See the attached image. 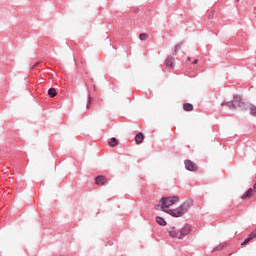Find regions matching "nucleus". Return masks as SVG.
I'll return each mask as SVG.
<instances>
[{
  "label": "nucleus",
  "instance_id": "nucleus-1",
  "mask_svg": "<svg viewBox=\"0 0 256 256\" xmlns=\"http://www.w3.org/2000/svg\"><path fill=\"white\" fill-rule=\"evenodd\" d=\"M191 207H193V200H186L176 209H166L165 213L171 215V217H183V215H185V213H187Z\"/></svg>",
  "mask_w": 256,
  "mask_h": 256
},
{
  "label": "nucleus",
  "instance_id": "nucleus-2",
  "mask_svg": "<svg viewBox=\"0 0 256 256\" xmlns=\"http://www.w3.org/2000/svg\"><path fill=\"white\" fill-rule=\"evenodd\" d=\"M177 201H179V196H164L160 199V204L156 206V209H159L160 207V211L166 213L167 209H169V207H172V205H175Z\"/></svg>",
  "mask_w": 256,
  "mask_h": 256
},
{
  "label": "nucleus",
  "instance_id": "nucleus-3",
  "mask_svg": "<svg viewBox=\"0 0 256 256\" xmlns=\"http://www.w3.org/2000/svg\"><path fill=\"white\" fill-rule=\"evenodd\" d=\"M232 102L235 104V107H239V109L245 110L247 109V104L245 102H243V98H241V96L239 95H235L233 97Z\"/></svg>",
  "mask_w": 256,
  "mask_h": 256
},
{
  "label": "nucleus",
  "instance_id": "nucleus-4",
  "mask_svg": "<svg viewBox=\"0 0 256 256\" xmlns=\"http://www.w3.org/2000/svg\"><path fill=\"white\" fill-rule=\"evenodd\" d=\"M191 233V226L186 224L182 229L179 230V239H184Z\"/></svg>",
  "mask_w": 256,
  "mask_h": 256
},
{
  "label": "nucleus",
  "instance_id": "nucleus-5",
  "mask_svg": "<svg viewBox=\"0 0 256 256\" xmlns=\"http://www.w3.org/2000/svg\"><path fill=\"white\" fill-rule=\"evenodd\" d=\"M184 165L187 171H198L197 165L191 160H185Z\"/></svg>",
  "mask_w": 256,
  "mask_h": 256
},
{
  "label": "nucleus",
  "instance_id": "nucleus-6",
  "mask_svg": "<svg viewBox=\"0 0 256 256\" xmlns=\"http://www.w3.org/2000/svg\"><path fill=\"white\" fill-rule=\"evenodd\" d=\"M167 232L169 234V237H172L173 239H179V231L175 230V227H169L167 228Z\"/></svg>",
  "mask_w": 256,
  "mask_h": 256
},
{
  "label": "nucleus",
  "instance_id": "nucleus-7",
  "mask_svg": "<svg viewBox=\"0 0 256 256\" xmlns=\"http://www.w3.org/2000/svg\"><path fill=\"white\" fill-rule=\"evenodd\" d=\"M143 141H145V135L143 134V132H138L135 135V143H136V145H141V143H143Z\"/></svg>",
  "mask_w": 256,
  "mask_h": 256
},
{
  "label": "nucleus",
  "instance_id": "nucleus-8",
  "mask_svg": "<svg viewBox=\"0 0 256 256\" xmlns=\"http://www.w3.org/2000/svg\"><path fill=\"white\" fill-rule=\"evenodd\" d=\"M166 67H175V58H173L172 56H168L166 58Z\"/></svg>",
  "mask_w": 256,
  "mask_h": 256
},
{
  "label": "nucleus",
  "instance_id": "nucleus-9",
  "mask_svg": "<svg viewBox=\"0 0 256 256\" xmlns=\"http://www.w3.org/2000/svg\"><path fill=\"white\" fill-rule=\"evenodd\" d=\"M156 223H158V225H161V227H165V225H167V221H165V218L161 216H156Z\"/></svg>",
  "mask_w": 256,
  "mask_h": 256
},
{
  "label": "nucleus",
  "instance_id": "nucleus-10",
  "mask_svg": "<svg viewBox=\"0 0 256 256\" xmlns=\"http://www.w3.org/2000/svg\"><path fill=\"white\" fill-rule=\"evenodd\" d=\"M105 176H101V175H99V176H97L96 178H95V183H96V185H105Z\"/></svg>",
  "mask_w": 256,
  "mask_h": 256
},
{
  "label": "nucleus",
  "instance_id": "nucleus-11",
  "mask_svg": "<svg viewBox=\"0 0 256 256\" xmlns=\"http://www.w3.org/2000/svg\"><path fill=\"white\" fill-rule=\"evenodd\" d=\"M253 195V188H249L242 196L241 199H249Z\"/></svg>",
  "mask_w": 256,
  "mask_h": 256
},
{
  "label": "nucleus",
  "instance_id": "nucleus-12",
  "mask_svg": "<svg viewBox=\"0 0 256 256\" xmlns=\"http://www.w3.org/2000/svg\"><path fill=\"white\" fill-rule=\"evenodd\" d=\"M221 105L223 106V105H225L226 107H228V109H236V107H235V104L233 103V101H229V102H227V101H223L222 103H221Z\"/></svg>",
  "mask_w": 256,
  "mask_h": 256
},
{
  "label": "nucleus",
  "instance_id": "nucleus-13",
  "mask_svg": "<svg viewBox=\"0 0 256 256\" xmlns=\"http://www.w3.org/2000/svg\"><path fill=\"white\" fill-rule=\"evenodd\" d=\"M108 145L109 147H117V145H119V141L117 140V138L112 137L108 142Z\"/></svg>",
  "mask_w": 256,
  "mask_h": 256
},
{
  "label": "nucleus",
  "instance_id": "nucleus-14",
  "mask_svg": "<svg viewBox=\"0 0 256 256\" xmlns=\"http://www.w3.org/2000/svg\"><path fill=\"white\" fill-rule=\"evenodd\" d=\"M253 239H255V236L252 233H250L248 237L243 242H241L240 245L242 246L247 245V243H249L250 241H253Z\"/></svg>",
  "mask_w": 256,
  "mask_h": 256
},
{
  "label": "nucleus",
  "instance_id": "nucleus-15",
  "mask_svg": "<svg viewBox=\"0 0 256 256\" xmlns=\"http://www.w3.org/2000/svg\"><path fill=\"white\" fill-rule=\"evenodd\" d=\"M224 247H227V242L219 244L218 246L213 248L212 252L215 253V251H221V249H224Z\"/></svg>",
  "mask_w": 256,
  "mask_h": 256
},
{
  "label": "nucleus",
  "instance_id": "nucleus-16",
  "mask_svg": "<svg viewBox=\"0 0 256 256\" xmlns=\"http://www.w3.org/2000/svg\"><path fill=\"white\" fill-rule=\"evenodd\" d=\"M48 95L49 97H57V90L55 88H49Z\"/></svg>",
  "mask_w": 256,
  "mask_h": 256
},
{
  "label": "nucleus",
  "instance_id": "nucleus-17",
  "mask_svg": "<svg viewBox=\"0 0 256 256\" xmlns=\"http://www.w3.org/2000/svg\"><path fill=\"white\" fill-rule=\"evenodd\" d=\"M184 111H193V104L191 103H184L183 104Z\"/></svg>",
  "mask_w": 256,
  "mask_h": 256
},
{
  "label": "nucleus",
  "instance_id": "nucleus-18",
  "mask_svg": "<svg viewBox=\"0 0 256 256\" xmlns=\"http://www.w3.org/2000/svg\"><path fill=\"white\" fill-rule=\"evenodd\" d=\"M250 115L256 117V106L253 104L250 105Z\"/></svg>",
  "mask_w": 256,
  "mask_h": 256
},
{
  "label": "nucleus",
  "instance_id": "nucleus-19",
  "mask_svg": "<svg viewBox=\"0 0 256 256\" xmlns=\"http://www.w3.org/2000/svg\"><path fill=\"white\" fill-rule=\"evenodd\" d=\"M92 101H93V98L91 97L90 94H88V100H87V104H86V109H89V107H91Z\"/></svg>",
  "mask_w": 256,
  "mask_h": 256
},
{
  "label": "nucleus",
  "instance_id": "nucleus-20",
  "mask_svg": "<svg viewBox=\"0 0 256 256\" xmlns=\"http://www.w3.org/2000/svg\"><path fill=\"white\" fill-rule=\"evenodd\" d=\"M147 37H149V36L147 35V33H141V34L139 35L140 41H145V40L147 39Z\"/></svg>",
  "mask_w": 256,
  "mask_h": 256
},
{
  "label": "nucleus",
  "instance_id": "nucleus-21",
  "mask_svg": "<svg viewBox=\"0 0 256 256\" xmlns=\"http://www.w3.org/2000/svg\"><path fill=\"white\" fill-rule=\"evenodd\" d=\"M182 45H183V42L177 44L174 48H176V51H179V49H181Z\"/></svg>",
  "mask_w": 256,
  "mask_h": 256
},
{
  "label": "nucleus",
  "instance_id": "nucleus-22",
  "mask_svg": "<svg viewBox=\"0 0 256 256\" xmlns=\"http://www.w3.org/2000/svg\"><path fill=\"white\" fill-rule=\"evenodd\" d=\"M193 65H197V63H199V60L198 59H195V60H193Z\"/></svg>",
  "mask_w": 256,
  "mask_h": 256
},
{
  "label": "nucleus",
  "instance_id": "nucleus-23",
  "mask_svg": "<svg viewBox=\"0 0 256 256\" xmlns=\"http://www.w3.org/2000/svg\"><path fill=\"white\" fill-rule=\"evenodd\" d=\"M177 51H179V50H177V49L174 47L173 55H177Z\"/></svg>",
  "mask_w": 256,
  "mask_h": 256
},
{
  "label": "nucleus",
  "instance_id": "nucleus-24",
  "mask_svg": "<svg viewBox=\"0 0 256 256\" xmlns=\"http://www.w3.org/2000/svg\"><path fill=\"white\" fill-rule=\"evenodd\" d=\"M252 191H256V182H255V184H254V186H253Z\"/></svg>",
  "mask_w": 256,
  "mask_h": 256
},
{
  "label": "nucleus",
  "instance_id": "nucleus-25",
  "mask_svg": "<svg viewBox=\"0 0 256 256\" xmlns=\"http://www.w3.org/2000/svg\"><path fill=\"white\" fill-rule=\"evenodd\" d=\"M235 1H236V3H239L240 0H235Z\"/></svg>",
  "mask_w": 256,
  "mask_h": 256
},
{
  "label": "nucleus",
  "instance_id": "nucleus-26",
  "mask_svg": "<svg viewBox=\"0 0 256 256\" xmlns=\"http://www.w3.org/2000/svg\"><path fill=\"white\" fill-rule=\"evenodd\" d=\"M212 16H209V19H211Z\"/></svg>",
  "mask_w": 256,
  "mask_h": 256
},
{
  "label": "nucleus",
  "instance_id": "nucleus-27",
  "mask_svg": "<svg viewBox=\"0 0 256 256\" xmlns=\"http://www.w3.org/2000/svg\"><path fill=\"white\" fill-rule=\"evenodd\" d=\"M212 16H209V19H211Z\"/></svg>",
  "mask_w": 256,
  "mask_h": 256
}]
</instances>
